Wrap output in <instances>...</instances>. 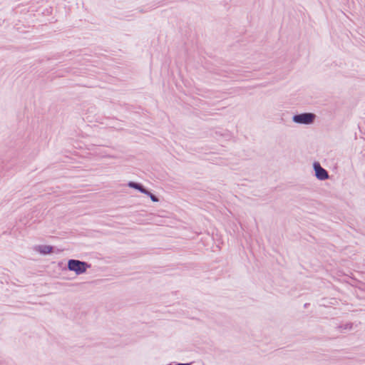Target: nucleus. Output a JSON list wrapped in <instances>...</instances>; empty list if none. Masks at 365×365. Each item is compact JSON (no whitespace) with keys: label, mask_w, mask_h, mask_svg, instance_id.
<instances>
[{"label":"nucleus","mask_w":365,"mask_h":365,"mask_svg":"<svg viewBox=\"0 0 365 365\" xmlns=\"http://www.w3.org/2000/svg\"><path fill=\"white\" fill-rule=\"evenodd\" d=\"M68 267L70 270L74 271L76 274H79L86 272L87 264L78 260L71 259L68 261Z\"/></svg>","instance_id":"nucleus-1"},{"label":"nucleus","mask_w":365,"mask_h":365,"mask_svg":"<svg viewBox=\"0 0 365 365\" xmlns=\"http://www.w3.org/2000/svg\"><path fill=\"white\" fill-rule=\"evenodd\" d=\"M314 119V115L312 113H303L294 115L293 120L298 123H311Z\"/></svg>","instance_id":"nucleus-2"},{"label":"nucleus","mask_w":365,"mask_h":365,"mask_svg":"<svg viewBox=\"0 0 365 365\" xmlns=\"http://www.w3.org/2000/svg\"><path fill=\"white\" fill-rule=\"evenodd\" d=\"M314 170L316 173V176L319 180H326L328 178L329 175L326 170L321 167L319 163H315L314 164Z\"/></svg>","instance_id":"nucleus-3"},{"label":"nucleus","mask_w":365,"mask_h":365,"mask_svg":"<svg viewBox=\"0 0 365 365\" xmlns=\"http://www.w3.org/2000/svg\"><path fill=\"white\" fill-rule=\"evenodd\" d=\"M52 249L50 245H40L36 247V250L42 254H49L52 252Z\"/></svg>","instance_id":"nucleus-4"},{"label":"nucleus","mask_w":365,"mask_h":365,"mask_svg":"<svg viewBox=\"0 0 365 365\" xmlns=\"http://www.w3.org/2000/svg\"><path fill=\"white\" fill-rule=\"evenodd\" d=\"M129 186L131 187H134L135 189H138L139 190L140 192H143V193H148V191L145 190L141 185L137 184V183H135V182H130L129 183Z\"/></svg>","instance_id":"nucleus-5"},{"label":"nucleus","mask_w":365,"mask_h":365,"mask_svg":"<svg viewBox=\"0 0 365 365\" xmlns=\"http://www.w3.org/2000/svg\"><path fill=\"white\" fill-rule=\"evenodd\" d=\"M147 195H150L151 200L153 201V202H158V198L153 195V194H151L150 192H148V193H146Z\"/></svg>","instance_id":"nucleus-6"}]
</instances>
